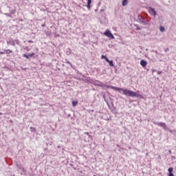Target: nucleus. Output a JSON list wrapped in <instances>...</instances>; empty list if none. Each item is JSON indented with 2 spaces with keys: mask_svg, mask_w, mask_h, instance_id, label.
Segmentation results:
<instances>
[{
  "mask_svg": "<svg viewBox=\"0 0 176 176\" xmlns=\"http://www.w3.org/2000/svg\"><path fill=\"white\" fill-rule=\"evenodd\" d=\"M98 82V83L96 82ZM96 82L93 84L94 86H98L99 87H102L104 90L107 89H112L113 90H116V91H118L119 93H122L124 96H126V97H142L140 93H137L133 91H130L126 89L119 88L118 87H113L112 85H105L104 82H100L99 80H96Z\"/></svg>",
  "mask_w": 176,
  "mask_h": 176,
  "instance_id": "obj_1",
  "label": "nucleus"
},
{
  "mask_svg": "<svg viewBox=\"0 0 176 176\" xmlns=\"http://www.w3.org/2000/svg\"><path fill=\"white\" fill-rule=\"evenodd\" d=\"M106 63H108L110 67H115V65L113 64V60L107 59Z\"/></svg>",
  "mask_w": 176,
  "mask_h": 176,
  "instance_id": "obj_9",
  "label": "nucleus"
},
{
  "mask_svg": "<svg viewBox=\"0 0 176 176\" xmlns=\"http://www.w3.org/2000/svg\"><path fill=\"white\" fill-rule=\"evenodd\" d=\"M104 35L105 36H107L108 38H110V39H115V36H113V34L111 32V31L107 30L104 32Z\"/></svg>",
  "mask_w": 176,
  "mask_h": 176,
  "instance_id": "obj_3",
  "label": "nucleus"
},
{
  "mask_svg": "<svg viewBox=\"0 0 176 176\" xmlns=\"http://www.w3.org/2000/svg\"><path fill=\"white\" fill-rule=\"evenodd\" d=\"M101 58L104 59L105 61H107V60L109 59L108 57H107V56H104V55H102L101 56Z\"/></svg>",
  "mask_w": 176,
  "mask_h": 176,
  "instance_id": "obj_17",
  "label": "nucleus"
},
{
  "mask_svg": "<svg viewBox=\"0 0 176 176\" xmlns=\"http://www.w3.org/2000/svg\"><path fill=\"white\" fill-rule=\"evenodd\" d=\"M72 53V51L71 50V49L68 48L67 52H66V54L69 55Z\"/></svg>",
  "mask_w": 176,
  "mask_h": 176,
  "instance_id": "obj_16",
  "label": "nucleus"
},
{
  "mask_svg": "<svg viewBox=\"0 0 176 176\" xmlns=\"http://www.w3.org/2000/svg\"><path fill=\"white\" fill-rule=\"evenodd\" d=\"M85 134H86L87 135H88V137H91V136H90V135H89V132H85Z\"/></svg>",
  "mask_w": 176,
  "mask_h": 176,
  "instance_id": "obj_25",
  "label": "nucleus"
},
{
  "mask_svg": "<svg viewBox=\"0 0 176 176\" xmlns=\"http://www.w3.org/2000/svg\"><path fill=\"white\" fill-rule=\"evenodd\" d=\"M146 51L148 50V49L146 50Z\"/></svg>",
  "mask_w": 176,
  "mask_h": 176,
  "instance_id": "obj_31",
  "label": "nucleus"
},
{
  "mask_svg": "<svg viewBox=\"0 0 176 176\" xmlns=\"http://www.w3.org/2000/svg\"><path fill=\"white\" fill-rule=\"evenodd\" d=\"M72 107H76V105H78V101L76 100H74L72 102Z\"/></svg>",
  "mask_w": 176,
  "mask_h": 176,
  "instance_id": "obj_14",
  "label": "nucleus"
},
{
  "mask_svg": "<svg viewBox=\"0 0 176 176\" xmlns=\"http://www.w3.org/2000/svg\"><path fill=\"white\" fill-rule=\"evenodd\" d=\"M87 9L90 10V8H91V0H87Z\"/></svg>",
  "mask_w": 176,
  "mask_h": 176,
  "instance_id": "obj_11",
  "label": "nucleus"
},
{
  "mask_svg": "<svg viewBox=\"0 0 176 176\" xmlns=\"http://www.w3.org/2000/svg\"><path fill=\"white\" fill-rule=\"evenodd\" d=\"M140 30H141V28H140V27H137V28H136V30H137V31H140Z\"/></svg>",
  "mask_w": 176,
  "mask_h": 176,
  "instance_id": "obj_24",
  "label": "nucleus"
},
{
  "mask_svg": "<svg viewBox=\"0 0 176 176\" xmlns=\"http://www.w3.org/2000/svg\"><path fill=\"white\" fill-rule=\"evenodd\" d=\"M35 56V53L32 52L31 54H23L22 55L23 57H25V58H27V60H30V57H34Z\"/></svg>",
  "mask_w": 176,
  "mask_h": 176,
  "instance_id": "obj_6",
  "label": "nucleus"
},
{
  "mask_svg": "<svg viewBox=\"0 0 176 176\" xmlns=\"http://www.w3.org/2000/svg\"><path fill=\"white\" fill-rule=\"evenodd\" d=\"M66 64H69V65H70V67H72V63H71V62H69V60H66Z\"/></svg>",
  "mask_w": 176,
  "mask_h": 176,
  "instance_id": "obj_19",
  "label": "nucleus"
},
{
  "mask_svg": "<svg viewBox=\"0 0 176 176\" xmlns=\"http://www.w3.org/2000/svg\"><path fill=\"white\" fill-rule=\"evenodd\" d=\"M174 170V169L173 168V167H170L168 169V176H175L174 175V173H173V171Z\"/></svg>",
  "mask_w": 176,
  "mask_h": 176,
  "instance_id": "obj_8",
  "label": "nucleus"
},
{
  "mask_svg": "<svg viewBox=\"0 0 176 176\" xmlns=\"http://www.w3.org/2000/svg\"><path fill=\"white\" fill-rule=\"evenodd\" d=\"M168 153H169L170 155H171V154L173 153V152L171 151V150H169V151H168Z\"/></svg>",
  "mask_w": 176,
  "mask_h": 176,
  "instance_id": "obj_26",
  "label": "nucleus"
},
{
  "mask_svg": "<svg viewBox=\"0 0 176 176\" xmlns=\"http://www.w3.org/2000/svg\"><path fill=\"white\" fill-rule=\"evenodd\" d=\"M29 43H34V41H28Z\"/></svg>",
  "mask_w": 176,
  "mask_h": 176,
  "instance_id": "obj_27",
  "label": "nucleus"
},
{
  "mask_svg": "<svg viewBox=\"0 0 176 176\" xmlns=\"http://www.w3.org/2000/svg\"><path fill=\"white\" fill-rule=\"evenodd\" d=\"M30 131L31 133H35V131H36V129H35V127H30Z\"/></svg>",
  "mask_w": 176,
  "mask_h": 176,
  "instance_id": "obj_15",
  "label": "nucleus"
},
{
  "mask_svg": "<svg viewBox=\"0 0 176 176\" xmlns=\"http://www.w3.org/2000/svg\"><path fill=\"white\" fill-rule=\"evenodd\" d=\"M160 31L161 32H164V31H166V28L164 27H163V26H160Z\"/></svg>",
  "mask_w": 176,
  "mask_h": 176,
  "instance_id": "obj_13",
  "label": "nucleus"
},
{
  "mask_svg": "<svg viewBox=\"0 0 176 176\" xmlns=\"http://www.w3.org/2000/svg\"><path fill=\"white\" fill-rule=\"evenodd\" d=\"M174 159H175V157H172V160H174Z\"/></svg>",
  "mask_w": 176,
  "mask_h": 176,
  "instance_id": "obj_29",
  "label": "nucleus"
},
{
  "mask_svg": "<svg viewBox=\"0 0 176 176\" xmlns=\"http://www.w3.org/2000/svg\"><path fill=\"white\" fill-rule=\"evenodd\" d=\"M140 65L142 67H143V68H145V67H146V65H148V62H146V60L142 59L140 60Z\"/></svg>",
  "mask_w": 176,
  "mask_h": 176,
  "instance_id": "obj_7",
  "label": "nucleus"
},
{
  "mask_svg": "<svg viewBox=\"0 0 176 176\" xmlns=\"http://www.w3.org/2000/svg\"><path fill=\"white\" fill-rule=\"evenodd\" d=\"M6 54H10V53H12V50H5Z\"/></svg>",
  "mask_w": 176,
  "mask_h": 176,
  "instance_id": "obj_18",
  "label": "nucleus"
},
{
  "mask_svg": "<svg viewBox=\"0 0 176 176\" xmlns=\"http://www.w3.org/2000/svg\"><path fill=\"white\" fill-rule=\"evenodd\" d=\"M0 54H5V52H0Z\"/></svg>",
  "mask_w": 176,
  "mask_h": 176,
  "instance_id": "obj_28",
  "label": "nucleus"
},
{
  "mask_svg": "<svg viewBox=\"0 0 176 176\" xmlns=\"http://www.w3.org/2000/svg\"><path fill=\"white\" fill-rule=\"evenodd\" d=\"M14 13H16V10H12L10 14H14Z\"/></svg>",
  "mask_w": 176,
  "mask_h": 176,
  "instance_id": "obj_21",
  "label": "nucleus"
},
{
  "mask_svg": "<svg viewBox=\"0 0 176 176\" xmlns=\"http://www.w3.org/2000/svg\"><path fill=\"white\" fill-rule=\"evenodd\" d=\"M42 27H45V24H44V25H42Z\"/></svg>",
  "mask_w": 176,
  "mask_h": 176,
  "instance_id": "obj_30",
  "label": "nucleus"
},
{
  "mask_svg": "<svg viewBox=\"0 0 176 176\" xmlns=\"http://www.w3.org/2000/svg\"><path fill=\"white\" fill-rule=\"evenodd\" d=\"M162 73V71H157V75H160Z\"/></svg>",
  "mask_w": 176,
  "mask_h": 176,
  "instance_id": "obj_23",
  "label": "nucleus"
},
{
  "mask_svg": "<svg viewBox=\"0 0 176 176\" xmlns=\"http://www.w3.org/2000/svg\"><path fill=\"white\" fill-rule=\"evenodd\" d=\"M127 3H129V0H122V6H127Z\"/></svg>",
  "mask_w": 176,
  "mask_h": 176,
  "instance_id": "obj_12",
  "label": "nucleus"
},
{
  "mask_svg": "<svg viewBox=\"0 0 176 176\" xmlns=\"http://www.w3.org/2000/svg\"><path fill=\"white\" fill-rule=\"evenodd\" d=\"M154 124L160 126V127H162L164 130H167L168 131H170V133H173V131H171L164 122H154Z\"/></svg>",
  "mask_w": 176,
  "mask_h": 176,
  "instance_id": "obj_2",
  "label": "nucleus"
},
{
  "mask_svg": "<svg viewBox=\"0 0 176 176\" xmlns=\"http://www.w3.org/2000/svg\"><path fill=\"white\" fill-rule=\"evenodd\" d=\"M169 50H170V49L166 48V49L164 50V52H165V53H167V52H169Z\"/></svg>",
  "mask_w": 176,
  "mask_h": 176,
  "instance_id": "obj_22",
  "label": "nucleus"
},
{
  "mask_svg": "<svg viewBox=\"0 0 176 176\" xmlns=\"http://www.w3.org/2000/svg\"><path fill=\"white\" fill-rule=\"evenodd\" d=\"M148 13H150V14H151V16H153L154 17H156V14H157L155 8L152 7L148 8Z\"/></svg>",
  "mask_w": 176,
  "mask_h": 176,
  "instance_id": "obj_5",
  "label": "nucleus"
},
{
  "mask_svg": "<svg viewBox=\"0 0 176 176\" xmlns=\"http://www.w3.org/2000/svg\"><path fill=\"white\" fill-rule=\"evenodd\" d=\"M139 20L143 25H148L149 24V21L146 18H144L143 16H140L139 18Z\"/></svg>",
  "mask_w": 176,
  "mask_h": 176,
  "instance_id": "obj_4",
  "label": "nucleus"
},
{
  "mask_svg": "<svg viewBox=\"0 0 176 176\" xmlns=\"http://www.w3.org/2000/svg\"><path fill=\"white\" fill-rule=\"evenodd\" d=\"M24 50H26L27 52H30V47H25L24 48Z\"/></svg>",
  "mask_w": 176,
  "mask_h": 176,
  "instance_id": "obj_20",
  "label": "nucleus"
},
{
  "mask_svg": "<svg viewBox=\"0 0 176 176\" xmlns=\"http://www.w3.org/2000/svg\"><path fill=\"white\" fill-rule=\"evenodd\" d=\"M87 82H88V83H91V85H94V82H96V80L90 78H87Z\"/></svg>",
  "mask_w": 176,
  "mask_h": 176,
  "instance_id": "obj_10",
  "label": "nucleus"
}]
</instances>
